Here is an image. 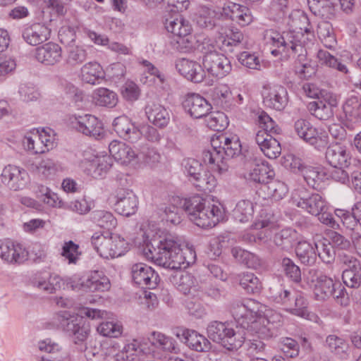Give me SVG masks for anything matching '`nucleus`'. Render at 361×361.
Masks as SVG:
<instances>
[{
  "mask_svg": "<svg viewBox=\"0 0 361 361\" xmlns=\"http://www.w3.org/2000/svg\"><path fill=\"white\" fill-rule=\"evenodd\" d=\"M109 150L111 156L123 164H128L138 157L137 152H135L130 146L117 140L110 142Z\"/></svg>",
  "mask_w": 361,
  "mask_h": 361,
  "instance_id": "30",
  "label": "nucleus"
},
{
  "mask_svg": "<svg viewBox=\"0 0 361 361\" xmlns=\"http://www.w3.org/2000/svg\"><path fill=\"white\" fill-rule=\"evenodd\" d=\"M274 244L282 250H290L298 243V233L292 228H285L274 236Z\"/></svg>",
  "mask_w": 361,
  "mask_h": 361,
  "instance_id": "36",
  "label": "nucleus"
},
{
  "mask_svg": "<svg viewBox=\"0 0 361 361\" xmlns=\"http://www.w3.org/2000/svg\"><path fill=\"white\" fill-rule=\"evenodd\" d=\"M231 96V92L227 87H217L211 91V97L216 105L225 107Z\"/></svg>",
  "mask_w": 361,
  "mask_h": 361,
  "instance_id": "62",
  "label": "nucleus"
},
{
  "mask_svg": "<svg viewBox=\"0 0 361 361\" xmlns=\"http://www.w3.org/2000/svg\"><path fill=\"white\" fill-rule=\"evenodd\" d=\"M111 159L109 157H103L93 160L90 164L88 169L91 176L94 178H99L103 176L111 167Z\"/></svg>",
  "mask_w": 361,
  "mask_h": 361,
  "instance_id": "52",
  "label": "nucleus"
},
{
  "mask_svg": "<svg viewBox=\"0 0 361 361\" xmlns=\"http://www.w3.org/2000/svg\"><path fill=\"white\" fill-rule=\"evenodd\" d=\"M296 201V205L298 207L314 216L325 210L326 208L325 200L317 193L308 194L305 191H301L299 199Z\"/></svg>",
  "mask_w": 361,
  "mask_h": 361,
  "instance_id": "23",
  "label": "nucleus"
},
{
  "mask_svg": "<svg viewBox=\"0 0 361 361\" xmlns=\"http://www.w3.org/2000/svg\"><path fill=\"white\" fill-rule=\"evenodd\" d=\"M262 190L267 192V197H264V198L279 201L286 196L288 190L283 182L279 180H272L268 184L263 185Z\"/></svg>",
  "mask_w": 361,
  "mask_h": 361,
  "instance_id": "42",
  "label": "nucleus"
},
{
  "mask_svg": "<svg viewBox=\"0 0 361 361\" xmlns=\"http://www.w3.org/2000/svg\"><path fill=\"white\" fill-rule=\"evenodd\" d=\"M343 109L348 121L353 123L361 122V99L357 97L348 98Z\"/></svg>",
  "mask_w": 361,
  "mask_h": 361,
  "instance_id": "40",
  "label": "nucleus"
},
{
  "mask_svg": "<svg viewBox=\"0 0 361 361\" xmlns=\"http://www.w3.org/2000/svg\"><path fill=\"white\" fill-rule=\"evenodd\" d=\"M81 77L83 82L91 85L99 84L104 78L102 67L97 62H89L81 68Z\"/></svg>",
  "mask_w": 361,
  "mask_h": 361,
  "instance_id": "34",
  "label": "nucleus"
},
{
  "mask_svg": "<svg viewBox=\"0 0 361 361\" xmlns=\"http://www.w3.org/2000/svg\"><path fill=\"white\" fill-rule=\"evenodd\" d=\"M337 105L336 97L325 92L322 99L310 102L307 108L310 112L319 120H328L334 116V109Z\"/></svg>",
  "mask_w": 361,
  "mask_h": 361,
  "instance_id": "16",
  "label": "nucleus"
},
{
  "mask_svg": "<svg viewBox=\"0 0 361 361\" xmlns=\"http://www.w3.org/2000/svg\"><path fill=\"white\" fill-rule=\"evenodd\" d=\"M318 247L315 243H310L307 240H302L297 243L295 253L302 264L311 266L313 265L317 258Z\"/></svg>",
  "mask_w": 361,
  "mask_h": 361,
  "instance_id": "32",
  "label": "nucleus"
},
{
  "mask_svg": "<svg viewBox=\"0 0 361 361\" xmlns=\"http://www.w3.org/2000/svg\"><path fill=\"white\" fill-rule=\"evenodd\" d=\"M71 123L78 132L95 139L102 137L104 133L102 122L90 114L75 116L71 119Z\"/></svg>",
  "mask_w": 361,
  "mask_h": 361,
  "instance_id": "13",
  "label": "nucleus"
},
{
  "mask_svg": "<svg viewBox=\"0 0 361 361\" xmlns=\"http://www.w3.org/2000/svg\"><path fill=\"white\" fill-rule=\"evenodd\" d=\"M302 176L309 186L317 190L324 178L325 173L318 167L307 166Z\"/></svg>",
  "mask_w": 361,
  "mask_h": 361,
  "instance_id": "48",
  "label": "nucleus"
},
{
  "mask_svg": "<svg viewBox=\"0 0 361 361\" xmlns=\"http://www.w3.org/2000/svg\"><path fill=\"white\" fill-rule=\"evenodd\" d=\"M140 348V343L137 340H133L130 343L124 346L122 350L115 355V361H133L135 353Z\"/></svg>",
  "mask_w": 361,
  "mask_h": 361,
  "instance_id": "61",
  "label": "nucleus"
},
{
  "mask_svg": "<svg viewBox=\"0 0 361 361\" xmlns=\"http://www.w3.org/2000/svg\"><path fill=\"white\" fill-rule=\"evenodd\" d=\"M97 331L106 337L117 338L123 331V326L111 322H102L97 328Z\"/></svg>",
  "mask_w": 361,
  "mask_h": 361,
  "instance_id": "60",
  "label": "nucleus"
},
{
  "mask_svg": "<svg viewBox=\"0 0 361 361\" xmlns=\"http://www.w3.org/2000/svg\"><path fill=\"white\" fill-rule=\"evenodd\" d=\"M35 58L42 63L53 66L61 60L62 49L58 44L48 42L35 49Z\"/></svg>",
  "mask_w": 361,
  "mask_h": 361,
  "instance_id": "25",
  "label": "nucleus"
},
{
  "mask_svg": "<svg viewBox=\"0 0 361 361\" xmlns=\"http://www.w3.org/2000/svg\"><path fill=\"white\" fill-rule=\"evenodd\" d=\"M224 144V140H221V135L211 140L212 149L204 150L202 152V159L207 164L212 165V169L217 171L219 174H223L228 171V165L224 161L225 157L222 155L221 144Z\"/></svg>",
  "mask_w": 361,
  "mask_h": 361,
  "instance_id": "8",
  "label": "nucleus"
},
{
  "mask_svg": "<svg viewBox=\"0 0 361 361\" xmlns=\"http://www.w3.org/2000/svg\"><path fill=\"white\" fill-rule=\"evenodd\" d=\"M325 158L331 166H349L351 159L346 147L338 142L331 144L327 147Z\"/></svg>",
  "mask_w": 361,
  "mask_h": 361,
  "instance_id": "26",
  "label": "nucleus"
},
{
  "mask_svg": "<svg viewBox=\"0 0 361 361\" xmlns=\"http://www.w3.org/2000/svg\"><path fill=\"white\" fill-rule=\"evenodd\" d=\"M207 122V126L214 131H223L228 125L226 115L221 111L211 113Z\"/></svg>",
  "mask_w": 361,
  "mask_h": 361,
  "instance_id": "56",
  "label": "nucleus"
},
{
  "mask_svg": "<svg viewBox=\"0 0 361 361\" xmlns=\"http://www.w3.org/2000/svg\"><path fill=\"white\" fill-rule=\"evenodd\" d=\"M182 165L185 169V171L190 177V180H193L201 172H203V166L202 164L197 159L193 158H187L183 159Z\"/></svg>",
  "mask_w": 361,
  "mask_h": 361,
  "instance_id": "63",
  "label": "nucleus"
},
{
  "mask_svg": "<svg viewBox=\"0 0 361 361\" xmlns=\"http://www.w3.org/2000/svg\"><path fill=\"white\" fill-rule=\"evenodd\" d=\"M252 203L247 200L239 201L233 210L235 219L240 223L247 222L252 218Z\"/></svg>",
  "mask_w": 361,
  "mask_h": 361,
  "instance_id": "49",
  "label": "nucleus"
},
{
  "mask_svg": "<svg viewBox=\"0 0 361 361\" xmlns=\"http://www.w3.org/2000/svg\"><path fill=\"white\" fill-rule=\"evenodd\" d=\"M114 130L123 139L135 143L139 140V130L126 116L116 117L113 121Z\"/></svg>",
  "mask_w": 361,
  "mask_h": 361,
  "instance_id": "21",
  "label": "nucleus"
},
{
  "mask_svg": "<svg viewBox=\"0 0 361 361\" xmlns=\"http://www.w3.org/2000/svg\"><path fill=\"white\" fill-rule=\"evenodd\" d=\"M93 219L98 226L110 231L116 228L117 220L114 215L106 211H97L93 214Z\"/></svg>",
  "mask_w": 361,
  "mask_h": 361,
  "instance_id": "51",
  "label": "nucleus"
},
{
  "mask_svg": "<svg viewBox=\"0 0 361 361\" xmlns=\"http://www.w3.org/2000/svg\"><path fill=\"white\" fill-rule=\"evenodd\" d=\"M240 286L247 293H259L262 288L259 279L251 272H245L238 275Z\"/></svg>",
  "mask_w": 361,
  "mask_h": 361,
  "instance_id": "43",
  "label": "nucleus"
},
{
  "mask_svg": "<svg viewBox=\"0 0 361 361\" xmlns=\"http://www.w3.org/2000/svg\"><path fill=\"white\" fill-rule=\"evenodd\" d=\"M79 350L84 351L87 361H101L102 360L103 355L99 342L90 341L88 346H85L84 349L81 346Z\"/></svg>",
  "mask_w": 361,
  "mask_h": 361,
  "instance_id": "59",
  "label": "nucleus"
},
{
  "mask_svg": "<svg viewBox=\"0 0 361 361\" xmlns=\"http://www.w3.org/2000/svg\"><path fill=\"white\" fill-rule=\"evenodd\" d=\"M270 319L265 316H257L255 313L247 331L268 335L275 328L274 322Z\"/></svg>",
  "mask_w": 361,
  "mask_h": 361,
  "instance_id": "45",
  "label": "nucleus"
},
{
  "mask_svg": "<svg viewBox=\"0 0 361 361\" xmlns=\"http://www.w3.org/2000/svg\"><path fill=\"white\" fill-rule=\"evenodd\" d=\"M326 344L329 350L336 355H344L347 353L348 349L347 342L336 335L328 336L326 338Z\"/></svg>",
  "mask_w": 361,
  "mask_h": 361,
  "instance_id": "54",
  "label": "nucleus"
},
{
  "mask_svg": "<svg viewBox=\"0 0 361 361\" xmlns=\"http://www.w3.org/2000/svg\"><path fill=\"white\" fill-rule=\"evenodd\" d=\"M292 18V26L300 31H286L282 33L273 32L271 36L272 44L278 48L271 51V54L277 56L281 51H288L289 49L293 53H299V56H303L304 48L306 40H309L308 35H312L311 27L309 18L304 13L297 11Z\"/></svg>",
  "mask_w": 361,
  "mask_h": 361,
  "instance_id": "2",
  "label": "nucleus"
},
{
  "mask_svg": "<svg viewBox=\"0 0 361 361\" xmlns=\"http://www.w3.org/2000/svg\"><path fill=\"white\" fill-rule=\"evenodd\" d=\"M80 287L83 290L90 292H104L111 288L109 279L102 271H91L85 281H82Z\"/></svg>",
  "mask_w": 361,
  "mask_h": 361,
  "instance_id": "28",
  "label": "nucleus"
},
{
  "mask_svg": "<svg viewBox=\"0 0 361 361\" xmlns=\"http://www.w3.org/2000/svg\"><path fill=\"white\" fill-rule=\"evenodd\" d=\"M310 9L315 15L324 19H331L335 16V4L331 0H307Z\"/></svg>",
  "mask_w": 361,
  "mask_h": 361,
  "instance_id": "37",
  "label": "nucleus"
},
{
  "mask_svg": "<svg viewBox=\"0 0 361 361\" xmlns=\"http://www.w3.org/2000/svg\"><path fill=\"white\" fill-rule=\"evenodd\" d=\"M257 123L262 128L258 131H264L271 135L280 134L281 130L273 121V119L265 112L262 111L257 117Z\"/></svg>",
  "mask_w": 361,
  "mask_h": 361,
  "instance_id": "53",
  "label": "nucleus"
},
{
  "mask_svg": "<svg viewBox=\"0 0 361 361\" xmlns=\"http://www.w3.org/2000/svg\"><path fill=\"white\" fill-rule=\"evenodd\" d=\"M338 259L340 262L345 267L343 272L355 273V271L361 270V263L360 260L350 255L345 253L341 254L338 255Z\"/></svg>",
  "mask_w": 361,
  "mask_h": 361,
  "instance_id": "64",
  "label": "nucleus"
},
{
  "mask_svg": "<svg viewBox=\"0 0 361 361\" xmlns=\"http://www.w3.org/2000/svg\"><path fill=\"white\" fill-rule=\"evenodd\" d=\"M307 305L308 302L303 296L297 295L295 298L293 305H289V307L287 310L292 314L302 318H307L309 316Z\"/></svg>",
  "mask_w": 361,
  "mask_h": 361,
  "instance_id": "58",
  "label": "nucleus"
},
{
  "mask_svg": "<svg viewBox=\"0 0 361 361\" xmlns=\"http://www.w3.org/2000/svg\"><path fill=\"white\" fill-rule=\"evenodd\" d=\"M184 109L195 118H200L208 115L212 106L198 94H189L183 102Z\"/></svg>",
  "mask_w": 361,
  "mask_h": 361,
  "instance_id": "20",
  "label": "nucleus"
},
{
  "mask_svg": "<svg viewBox=\"0 0 361 361\" xmlns=\"http://www.w3.org/2000/svg\"><path fill=\"white\" fill-rule=\"evenodd\" d=\"M179 206L187 212L191 221L202 228L214 227L223 215L219 206L211 204L200 195L179 200Z\"/></svg>",
  "mask_w": 361,
  "mask_h": 361,
  "instance_id": "3",
  "label": "nucleus"
},
{
  "mask_svg": "<svg viewBox=\"0 0 361 361\" xmlns=\"http://www.w3.org/2000/svg\"><path fill=\"white\" fill-rule=\"evenodd\" d=\"M59 324L63 331L74 336V342L78 344V342H83L87 338L90 328L85 324L82 319L75 317L71 316L67 312H63L58 316Z\"/></svg>",
  "mask_w": 361,
  "mask_h": 361,
  "instance_id": "11",
  "label": "nucleus"
},
{
  "mask_svg": "<svg viewBox=\"0 0 361 361\" xmlns=\"http://www.w3.org/2000/svg\"><path fill=\"white\" fill-rule=\"evenodd\" d=\"M230 312L237 325L247 332L255 312L247 309L246 305L240 300H233L229 305Z\"/></svg>",
  "mask_w": 361,
  "mask_h": 361,
  "instance_id": "27",
  "label": "nucleus"
},
{
  "mask_svg": "<svg viewBox=\"0 0 361 361\" xmlns=\"http://www.w3.org/2000/svg\"><path fill=\"white\" fill-rule=\"evenodd\" d=\"M312 281H315L314 293L318 300H325L334 294L336 283L332 279L322 274L318 270L312 269L309 271Z\"/></svg>",
  "mask_w": 361,
  "mask_h": 361,
  "instance_id": "19",
  "label": "nucleus"
},
{
  "mask_svg": "<svg viewBox=\"0 0 361 361\" xmlns=\"http://www.w3.org/2000/svg\"><path fill=\"white\" fill-rule=\"evenodd\" d=\"M145 112L148 120L154 125L164 128L169 122L170 116L167 110L160 104H149L145 108Z\"/></svg>",
  "mask_w": 361,
  "mask_h": 361,
  "instance_id": "33",
  "label": "nucleus"
},
{
  "mask_svg": "<svg viewBox=\"0 0 361 361\" xmlns=\"http://www.w3.org/2000/svg\"><path fill=\"white\" fill-rule=\"evenodd\" d=\"M92 99L96 105L108 108L114 107L118 102L117 94L104 87L97 89L93 92Z\"/></svg>",
  "mask_w": 361,
  "mask_h": 361,
  "instance_id": "39",
  "label": "nucleus"
},
{
  "mask_svg": "<svg viewBox=\"0 0 361 361\" xmlns=\"http://www.w3.org/2000/svg\"><path fill=\"white\" fill-rule=\"evenodd\" d=\"M39 349L48 353V355L41 357L40 361H68L67 358H62L59 345L54 343H51L49 339L40 341Z\"/></svg>",
  "mask_w": 361,
  "mask_h": 361,
  "instance_id": "46",
  "label": "nucleus"
},
{
  "mask_svg": "<svg viewBox=\"0 0 361 361\" xmlns=\"http://www.w3.org/2000/svg\"><path fill=\"white\" fill-rule=\"evenodd\" d=\"M115 210L121 215L129 216L137 209L138 200L131 190L120 188L116 195Z\"/></svg>",
  "mask_w": 361,
  "mask_h": 361,
  "instance_id": "18",
  "label": "nucleus"
},
{
  "mask_svg": "<svg viewBox=\"0 0 361 361\" xmlns=\"http://www.w3.org/2000/svg\"><path fill=\"white\" fill-rule=\"evenodd\" d=\"M151 336L152 344L155 347L171 353L177 354L180 351L177 341L172 337L157 331H153Z\"/></svg>",
  "mask_w": 361,
  "mask_h": 361,
  "instance_id": "35",
  "label": "nucleus"
},
{
  "mask_svg": "<svg viewBox=\"0 0 361 361\" xmlns=\"http://www.w3.org/2000/svg\"><path fill=\"white\" fill-rule=\"evenodd\" d=\"M262 95L264 106L276 111L283 110L288 102L287 90L282 85L264 86Z\"/></svg>",
  "mask_w": 361,
  "mask_h": 361,
  "instance_id": "15",
  "label": "nucleus"
},
{
  "mask_svg": "<svg viewBox=\"0 0 361 361\" xmlns=\"http://www.w3.org/2000/svg\"><path fill=\"white\" fill-rule=\"evenodd\" d=\"M0 257L11 264H21L28 259V252L22 245L9 240L0 241Z\"/></svg>",
  "mask_w": 361,
  "mask_h": 361,
  "instance_id": "17",
  "label": "nucleus"
},
{
  "mask_svg": "<svg viewBox=\"0 0 361 361\" xmlns=\"http://www.w3.org/2000/svg\"><path fill=\"white\" fill-rule=\"evenodd\" d=\"M221 140H224L222 147V155L225 157L224 161L228 159L238 156L241 152V145L238 139H230L224 135H221Z\"/></svg>",
  "mask_w": 361,
  "mask_h": 361,
  "instance_id": "50",
  "label": "nucleus"
},
{
  "mask_svg": "<svg viewBox=\"0 0 361 361\" xmlns=\"http://www.w3.org/2000/svg\"><path fill=\"white\" fill-rule=\"evenodd\" d=\"M165 27L169 32L178 37L177 48L181 51H188L193 48V36L191 35L192 25L183 17L166 20Z\"/></svg>",
  "mask_w": 361,
  "mask_h": 361,
  "instance_id": "6",
  "label": "nucleus"
},
{
  "mask_svg": "<svg viewBox=\"0 0 361 361\" xmlns=\"http://www.w3.org/2000/svg\"><path fill=\"white\" fill-rule=\"evenodd\" d=\"M176 68L180 75L193 82H200L204 78V69L194 61L185 58L177 59Z\"/></svg>",
  "mask_w": 361,
  "mask_h": 361,
  "instance_id": "22",
  "label": "nucleus"
},
{
  "mask_svg": "<svg viewBox=\"0 0 361 361\" xmlns=\"http://www.w3.org/2000/svg\"><path fill=\"white\" fill-rule=\"evenodd\" d=\"M255 139L260 150L268 158L276 159L281 154V145L272 135L264 131H257Z\"/></svg>",
  "mask_w": 361,
  "mask_h": 361,
  "instance_id": "24",
  "label": "nucleus"
},
{
  "mask_svg": "<svg viewBox=\"0 0 361 361\" xmlns=\"http://www.w3.org/2000/svg\"><path fill=\"white\" fill-rule=\"evenodd\" d=\"M216 12L206 6L199 8L195 14V20L201 28L213 29L216 25Z\"/></svg>",
  "mask_w": 361,
  "mask_h": 361,
  "instance_id": "41",
  "label": "nucleus"
},
{
  "mask_svg": "<svg viewBox=\"0 0 361 361\" xmlns=\"http://www.w3.org/2000/svg\"><path fill=\"white\" fill-rule=\"evenodd\" d=\"M208 338L228 350L239 349L245 343L247 333L238 326L235 329L226 322H211L207 327Z\"/></svg>",
  "mask_w": 361,
  "mask_h": 361,
  "instance_id": "4",
  "label": "nucleus"
},
{
  "mask_svg": "<svg viewBox=\"0 0 361 361\" xmlns=\"http://www.w3.org/2000/svg\"><path fill=\"white\" fill-rule=\"evenodd\" d=\"M294 129L300 138L318 149L324 148L328 142V136L325 132H319L305 119H298L294 123Z\"/></svg>",
  "mask_w": 361,
  "mask_h": 361,
  "instance_id": "7",
  "label": "nucleus"
},
{
  "mask_svg": "<svg viewBox=\"0 0 361 361\" xmlns=\"http://www.w3.org/2000/svg\"><path fill=\"white\" fill-rule=\"evenodd\" d=\"M274 171L266 161L257 162L249 174V179L260 184L259 190L263 189V185L268 184L273 180Z\"/></svg>",
  "mask_w": 361,
  "mask_h": 361,
  "instance_id": "31",
  "label": "nucleus"
},
{
  "mask_svg": "<svg viewBox=\"0 0 361 361\" xmlns=\"http://www.w3.org/2000/svg\"><path fill=\"white\" fill-rule=\"evenodd\" d=\"M131 276L133 282L142 288L154 289L160 281L158 274L151 267L143 263L132 266Z\"/></svg>",
  "mask_w": 361,
  "mask_h": 361,
  "instance_id": "14",
  "label": "nucleus"
},
{
  "mask_svg": "<svg viewBox=\"0 0 361 361\" xmlns=\"http://www.w3.org/2000/svg\"><path fill=\"white\" fill-rule=\"evenodd\" d=\"M281 267L286 276L295 283L301 281V270L295 262L288 257L281 259Z\"/></svg>",
  "mask_w": 361,
  "mask_h": 361,
  "instance_id": "55",
  "label": "nucleus"
},
{
  "mask_svg": "<svg viewBox=\"0 0 361 361\" xmlns=\"http://www.w3.org/2000/svg\"><path fill=\"white\" fill-rule=\"evenodd\" d=\"M50 31L40 23H35L25 27L22 33L23 38L29 44L38 45L49 38Z\"/></svg>",
  "mask_w": 361,
  "mask_h": 361,
  "instance_id": "29",
  "label": "nucleus"
},
{
  "mask_svg": "<svg viewBox=\"0 0 361 361\" xmlns=\"http://www.w3.org/2000/svg\"><path fill=\"white\" fill-rule=\"evenodd\" d=\"M27 171L15 165L5 166L1 174V180L10 190L18 191L24 189L29 183Z\"/></svg>",
  "mask_w": 361,
  "mask_h": 361,
  "instance_id": "10",
  "label": "nucleus"
},
{
  "mask_svg": "<svg viewBox=\"0 0 361 361\" xmlns=\"http://www.w3.org/2000/svg\"><path fill=\"white\" fill-rule=\"evenodd\" d=\"M173 334L192 350L202 353L208 352L212 348L209 340L195 330L176 328Z\"/></svg>",
  "mask_w": 361,
  "mask_h": 361,
  "instance_id": "12",
  "label": "nucleus"
},
{
  "mask_svg": "<svg viewBox=\"0 0 361 361\" xmlns=\"http://www.w3.org/2000/svg\"><path fill=\"white\" fill-rule=\"evenodd\" d=\"M94 250L104 258L120 257L126 252V243L116 234L95 233L91 238Z\"/></svg>",
  "mask_w": 361,
  "mask_h": 361,
  "instance_id": "5",
  "label": "nucleus"
},
{
  "mask_svg": "<svg viewBox=\"0 0 361 361\" xmlns=\"http://www.w3.org/2000/svg\"><path fill=\"white\" fill-rule=\"evenodd\" d=\"M61 278L56 275L50 276L49 281H47L45 277L39 274H36L30 279V283L40 290H43L49 293H53L61 288Z\"/></svg>",
  "mask_w": 361,
  "mask_h": 361,
  "instance_id": "38",
  "label": "nucleus"
},
{
  "mask_svg": "<svg viewBox=\"0 0 361 361\" xmlns=\"http://www.w3.org/2000/svg\"><path fill=\"white\" fill-rule=\"evenodd\" d=\"M87 59V53L80 46H70L67 51L65 63L71 68H76L82 64Z\"/></svg>",
  "mask_w": 361,
  "mask_h": 361,
  "instance_id": "44",
  "label": "nucleus"
},
{
  "mask_svg": "<svg viewBox=\"0 0 361 361\" xmlns=\"http://www.w3.org/2000/svg\"><path fill=\"white\" fill-rule=\"evenodd\" d=\"M145 252L157 265L173 270L186 269L196 259L195 250L182 249L180 240L171 234L154 235L147 243Z\"/></svg>",
  "mask_w": 361,
  "mask_h": 361,
  "instance_id": "1",
  "label": "nucleus"
},
{
  "mask_svg": "<svg viewBox=\"0 0 361 361\" xmlns=\"http://www.w3.org/2000/svg\"><path fill=\"white\" fill-rule=\"evenodd\" d=\"M203 66L209 74L220 78L228 75L231 71L229 59L216 51H209L204 56Z\"/></svg>",
  "mask_w": 361,
  "mask_h": 361,
  "instance_id": "9",
  "label": "nucleus"
},
{
  "mask_svg": "<svg viewBox=\"0 0 361 361\" xmlns=\"http://www.w3.org/2000/svg\"><path fill=\"white\" fill-rule=\"evenodd\" d=\"M317 57L322 63H324L331 68H336L341 73H347L348 71V68L345 64H343L327 51L319 50L317 53Z\"/></svg>",
  "mask_w": 361,
  "mask_h": 361,
  "instance_id": "57",
  "label": "nucleus"
},
{
  "mask_svg": "<svg viewBox=\"0 0 361 361\" xmlns=\"http://www.w3.org/2000/svg\"><path fill=\"white\" fill-rule=\"evenodd\" d=\"M191 182L200 191L204 192H211L217 184L216 179L209 171H204L203 173L201 172Z\"/></svg>",
  "mask_w": 361,
  "mask_h": 361,
  "instance_id": "47",
  "label": "nucleus"
}]
</instances>
